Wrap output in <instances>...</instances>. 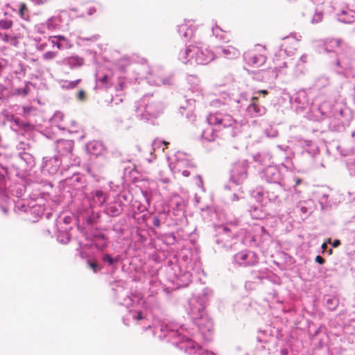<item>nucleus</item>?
<instances>
[{
	"label": "nucleus",
	"instance_id": "2",
	"mask_svg": "<svg viewBox=\"0 0 355 355\" xmlns=\"http://www.w3.org/2000/svg\"><path fill=\"white\" fill-rule=\"evenodd\" d=\"M289 166L282 162L278 165H268L260 173L262 180L268 183L273 184L286 185L285 182V175L288 173Z\"/></svg>",
	"mask_w": 355,
	"mask_h": 355
},
{
	"label": "nucleus",
	"instance_id": "28",
	"mask_svg": "<svg viewBox=\"0 0 355 355\" xmlns=\"http://www.w3.org/2000/svg\"><path fill=\"white\" fill-rule=\"evenodd\" d=\"M279 60H276V57L275 56V59H274V62L276 64V67H275V69L276 70L278 71L279 73H284V68H286L288 67V62L287 61H283L282 62H281L280 61L282 60H284L285 58V57H283V58H278Z\"/></svg>",
	"mask_w": 355,
	"mask_h": 355
},
{
	"label": "nucleus",
	"instance_id": "30",
	"mask_svg": "<svg viewBox=\"0 0 355 355\" xmlns=\"http://www.w3.org/2000/svg\"><path fill=\"white\" fill-rule=\"evenodd\" d=\"M264 133L268 138H275L279 134L277 130L272 126L266 128L264 130Z\"/></svg>",
	"mask_w": 355,
	"mask_h": 355
},
{
	"label": "nucleus",
	"instance_id": "20",
	"mask_svg": "<svg viewBox=\"0 0 355 355\" xmlns=\"http://www.w3.org/2000/svg\"><path fill=\"white\" fill-rule=\"evenodd\" d=\"M248 211L253 219L261 220L266 216V213L260 205H250Z\"/></svg>",
	"mask_w": 355,
	"mask_h": 355
},
{
	"label": "nucleus",
	"instance_id": "1",
	"mask_svg": "<svg viewBox=\"0 0 355 355\" xmlns=\"http://www.w3.org/2000/svg\"><path fill=\"white\" fill-rule=\"evenodd\" d=\"M223 105L228 106V109L233 113L239 112L245 107L246 112L252 117L262 116L266 112L265 107L258 103L257 97H252L250 103H248L245 96L240 94L238 91L233 93L223 92Z\"/></svg>",
	"mask_w": 355,
	"mask_h": 355
},
{
	"label": "nucleus",
	"instance_id": "39",
	"mask_svg": "<svg viewBox=\"0 0 355 355\" xmlns=\"http://www.w3.org/2000/svg\"><path fill=\"white\" fill-rule=\"evenodd\" d=\"M96 196L97 198H99L100 201L101 203H103L105 201V196L103 191H96Z\"/></svg>",
	"mask_w": 355,
	"mask_h": 355
},
{
	"label": "nucleus",
	"instance_id": "34",
	"mask_svg": "<svg viewBox=\"0 0 355 355\" xmlns=\"http://www.w3.org/2000/svg\"><path fill=\"white\" fill-rule=\"evenodd\" d=\"M13 23L11 20L9 19H2L0 20V27L2 29H10L12 27Z\"/></svg>",
	"mask_w": 355,
	"mask_h": 355
},
{
	"label": "nucleus",
	"instance_id": "46",
	"mask_svg": "<svg viewBox=\"0 0 355 355\" xmlns=\"http://www.w3.org/2000/svg\"><path fill=\"white\" fill-rule=\"evenodd\" d=\"M277 156L279 158V159L281 161V163L282 162H284L286 164V166H290L291 162L289 164H287V163H286V162L284 160V153H277Z\"/></svg>",
	"mask_w": 355,
	"mask_h": 355
},
{
	"label": "nucleus",
	"instance_id": "14",
	"mask_svg": "<svg viewBox=\"0 0 355 355\" xmlns=\"http://www.w3.org/2000/svg\"><path fill=\"white\" fill-rule=\"evenodd\" d=\"M340 40L327 39L323 43V50L326 53H335L336 55L338 53L340 48Z\"/></svg>",
	"mask_w": 355,
	"mask_h": 355
},
{
	"label": "nucleus",
	"instance_id": "55",
	"mask_svg": "<svg viewBox=\"0 0 355 355\" xmlns=\"http://www.w3.org/2000/svg\"><path fill=\"white\" fill-rule=\"evenodd\" d=\"M230 197H231L232 201H235V200H239V197L236 193H233L232 195H231Z\"/></svg>",
	"mask_w": 355,
	"mask_h": 355
},
{
	"label": "nucleus",
	"instance_id": "18",
	"mask_svg": "<svg viewBox=\"0 0 355 355\" xmlns=\"http://www.w3.org/2000/svg\"><path fill=\"white\" fill-rule=\"evenodd\" d=\"M323 302L329 311H334L339 304V299L336 296L327 295L323 297Z\"/></svg>",
	"mask_w": 355,
	"mask_h": 355
},
{
	"label": "nucleus",
	"instance_id": "40",
	"mask_svg": "<svg viewBox=\"0 0 355 355\" xmlns=\"http://www.w3.org/2000/svg\"><path fill=\"white\" fill-rule=\"evenodd\" d=\"M321 248L322 249V253L327 252L328 254H332V249L331 248L328 249V246L326 243H324L322 244Z\"/></svg>",
	"mask_w": 355,
	"mask_h": 355
},
{
	"label": "nucleus",
	"instance_id": "57",
	"mask_svg": "<svg viewBox=\"0 0 355 355\" xmlns=\"http://www.w3.org/2000/svg\"><path fill=\"white\" fill-rule=\"evenodd\" d=\"M250 242H251V245H258V243H257V239H256L255 237H252Z\"/></svg>",
	"mask_w": 355,
	"mask_h": 355
},
{
	"label": "nucleus",
	"instance_id": "27",
	"mask_svg": "<svg viewBox=\"0 0 355 355\" xmlns=\"http://www.w3.org/2000/svg\"><path fill=\"white\" fill-rule=\"evenodd\" d=\"M310 204H311V202L309 200L299 201L295 205V211H301L302 214H306L309 212V209L308 206Z\"/></svg>",
	"mask_w": 355,
	"mask_h": 355
},
{
	"label": "nucleus",
	"instance_id": "51",
	"mask_svg": "<svg viewBox=\"0 0 355 355\" xmlns=\"http://www.w3.org/2000/svg\"><path fill=\"white\" fill-rule=\"evenodd\" d=\"M294 181H295V183L293 187H295L296 186H297V185H299V184H300L302 183V180L299 178H294Z\"/></svg>",
	"mask_w": 355,
	"mask_h": 355
},
{
	"label": "nucleus",
	"instance_id": "36",
	"mask_svg": "<svg viewBox=\"0 0 355 355\" xmlns=\"http://www.w3.org/2000/svg\"><path fill=\"white\" fill-rule=\"evenodd\" d=\"M27 10V6L25 3H21L19 10V15L22 19H25V11Z\"/></svg>",
	"mask_w": 355,
	"mask_h": 355
},
{
	"label": "nucleus",
	"instance_id": "37",
	"mask_svg": "<svg viewBox=\"0 0 355 355\" xmlns=\"http://www.w3.org/2000/svg\"><path fill=\"white\" fill-rule=\"evenodd\" d=\"M348 169L351 175H355V160L347 164Z\"/></svg>",
	"mask_w": 355,
	"mask_h": 355
},
{
	"label": "nucleus",
	"instance_id": "15",
	"mask_svg": "<svg viewBox=\"0 0 355 355\" xmlns=\"http://www.w3.org/2000/svg\"><path fill=\"white\" fill-rule=\"evenodd\" d=\"M338 20L345 24H351L355 21V11L348 8H344L338 14Z\"/></svg>",
	"mask_w": 355,
	"mask_h": 355
},
{
	"label": "nucleus",
	"instance_id": "47",
	"mask_svg": "<svg viewBox=\"0 0 355 355\" xmlns=\"http://www.w3.org/2000/svg\"><path fill=\"white\" fill-rule=\"evenodd\" d=\"M190 348L193 349H197V350H199L201 349L200 346L198 344L193 343H191L190 344Z\"/></svg>",
	"mask_w": 355,
	"mask_h": 355
},
{
	"label": "nucleus",
	"instance_id": "60",
	"mask_svg": "<svg viewBox=\"0 0 355 355\" xmlns=\"http://www.w3.org/2000/svg\"><path fill=\"white\" fill-rule=\"evenodd\" d=\"M31 1L38 5L42 4V0H31Z\"/></svg>",
	"mask_w": 355,
	"mask_h": 355
},
{
	"label": "nucleus",
	"instance_id": "63",
	"mask_svg": "<svg viewBox=\"0 0 355 355\" xmlns=\"http://www.w3.org/2000/svg\"><path fill=\"white\" fill-rule=\"evenodd\" d=\"M223 232H228L229 229L227 227L223 226Z\"/></svg>",
	"mask_w": 355,
	"mask_h": 355
},
{
	"label": "nucleus",
	"instance_id": "45",
	"mask_svg": "<svg viewBox=\"0 0 355 355\" xmlns=\"http://www.w3.org/2000/svg\"><path fill=\"white\" fill-rule=\"evenodd\" d=\"M315 261V262H317L318 263L321 264V265L324 263V262H325L324 259L322 257H321L320 255L316 256Z\"/></svg>",
	"mask_w": 355,
	"mask_h": 355
},
{
	"label": "nucleus",
	"instance_id": "13",
	"mask_svg": "<svg viewBox=\"0 0 355 355\" xmlns=\"http://www.w3.org/2000/svg\"><path fill=\"white\" fill-rule=\"evenodd\" d=\"M293 104H295L297 110H304L309 105V102L304 91H300L295 94L291 99Z\"/></svg>",
	"mask_w": 355,
	"mask_h": 355
},
{
	"label": "nucleus",
	"instance_id": "26",
	"mask_svg": "<svg viewBox=\"0 0 355 355\" xmlns=\"http://www.w3.org/2000/svg\"><path fill=\"white\" fill-rule=\"evenodd\" d=\"M257 336V341L259 343H267L272 338L270 329L259 331Z\"/></svg>",
	"mask_w": 355,
	"mask_h": 355
},
{
	"label": "nucleus",
	"instance_id": "33",
	"mask_svg": "<svg viewBox=\"0 0 355 355\" xmlns=\"http://www.w3.org/2000/svg\"><path fill=\"white\" fill-rule=\"evenodd\" d=\"M323 18V13L320 11H316L311 19L312 24H318L322 21Z\"/></svg>",
	"mask_w": 355,
	"mask_h": 355
},
{
	"label": "nucleus",
	"instance_id": "62",
	"mask_svg": "<svg viewBox=\"0 0 355 355\" xmlns=\"http://www.w3.org/2000/svg\"><path fill=\"white\" fill-rule=\"evenodd\" d=\"M21 94H23L24 95H27V94H28L27 89H23Z\"/></svg>",
	"mask_w": 355,
	"mask_h": 355
},
{
	"label": "nucleus",
	"instance_id": "58",
	"mask_svg": "<svg viewBox=\"0 0 355 355\" xmlns=\"http://www.w3.org/2000/svg\"><path fill=\"white\" fill-rule=\"evenodd\" d=\"M124 88V83L123 82H120L119 83V89H117V90H120V91H122Z\"/></svg>",
	"mask_w": 355,
	"mask_h": 355
},
{
	"label": "nucleus",
	"instance_id": "38",
	"mask_svg": "<svg viewBox=\"0 0 355 355\" xmlns=\"http://www.w3.org/2000/svg\"><path fill=\"white\" fill-rule=\"evenodd\" d=\"M0 38L5 42H8L10 40H13L15 42H16V40L15 38L10 37L6 33H3L0 32Z\"/></svg>",
	"mask_w": 355,
	"mask_h": 355
},
{
	"label": "nucleus",
	"instance_id": "32",
	"mask_svg": "<svg viewBox=\"0 0 355 355\" xmlns=\"http://www.w3.org/2000/svg\"><path fill=\"white\" fill-rule=\"evenodd\" d=\"M329 84V79L326 76H321L318 78L315 82V85L318 87H322Z\"/></svg>",
	"mask_w": 355,
	"mask_h": 355
},
{
	"label": "nucleus",
	"instance_id": "3",
	"mask_svg": "<svg viewBox=\"0 0 355 355\" xmlns=\"http://www.w3.org/2000/svg\"><path fill=\"white\" fill-rule=\"evenodd\" d=\"M336 115L329 119V128L332 132H341L349 125L352 116L351 110L343 104H338Z\"/></svg>",
	"mask_w": 355,
	"mask_h": 355
},
{
	"label": "nucleus",
	"instance_id": "5",
	"mask_svg": "<svg viewBox=\"0 0 355 355\" xmlns=\"http://www.w3.org/2000/svg\"><path fill=\"white\" fill-rule=\"evenodd\" d=\"M262 52H259L257 45L252 49L245 51L243 54V59L245 64L251 67H259L263 65L266 60V49L264 47L259 46Z\"/></svg>",
	"mask_w": 355,
	"mask_h": 355
},
{
	"label": "nucleus",
	"instance_id": "9",
	"mask_svg": "<svg viewBox=\"0 0 355 355\" xmlns=\"http://www.w3.org/2000/svg\"><path fill=\"white\" fill-rule=\"evenodd\" d=\"M248 164L245 161L235 163L230 171V180L238 185L247 178Z\"/></svg>",
	"mask_w": 355,
	"mask_h": 355
},
{
	"label": "nucleus",
	"instance_id": "21",
	"mask_svg": "<svg viewBox=\"0 0 355 355\" xmlns=\"http://www.w3.org/2000/svg\"><path fill=\"white\" fill-rule=\"evenodd\" d=\"M277 154L284 153V160L286 163L289 164L291 162L292 157L294 153L292 151L291 148L287 145H277Z\"/></svg>",
	"mask_w": 355,
	"mask_h": 355
},
{
	"label": "nucleus",
	"instance_id": "54",
	"mask_svg": "<svg viewBox=\"0 0 355 355\" xmlns=\"http://www.w3.org/2000/svg\"><path fill=\"white\" fill-rule=\"evenodd\" d=\"M51 43L53 44V45H55L56 47L58 49H61V44L59 43V42H55L53 40H51Z\"/></svg>",
	"mask_w": 355,
	"mask_h": 355
},
{
	"label": "nucleus",
	"instance_id": "10",
	"mask_svg": "<svg viewBox=\"0 0 355 355\" xmlns=\"http://www.w3.org/2000/svg\"><path fill=\"white\" fill-rule=\"evenodd\" d=\"M234 261L240 266H254L258 263V257L252 251L243 250L234 256Z\"/></svg>",
	"mask_w": 355,
	"mask_h": 355
},
{
	"label": "nucleus",
	"instance_id": "49",
	"mask_svg": "<svg viewBox=\"0 0 355 355\" xmlns=\"http://www.w3.org/2000/svg\"><path fill=\"white\" fill-rule=\"evenodd\" d=\"M340 245V241L339 239H335L332 243L331 245L334 248H337Z\"/></svg>",
	"mask_w": 355,
	"mask_h": 355
},
{
	"label": "nucleus",
	"instance_id": "53",
	"mask_svg": "<svg viewBox=\"0 0 355 355\" xmlns=\"http://www.w3.org/2000/svg\"><path fill=\"white\" fill-rule=\"evenodd\" d=\"M80 82V79H78L75 81L71 82L69 84L71 87H75Z\"/></svg>",
	"mask_w": 355,
	"mask_h": 355
},
{
	"label": "nucleus",
	"instance_id": "52",
	"mask_svg": "<svg viewBox=\"0 0 355 355\" xmlns=\"http://www.w3.org/2000/svg\"><path fill=\"white\" fill-rule=\"evenodd\" d=\"M134 318L138 320H142L144 318L142 313L141 311H138L137 316H135Z\"/></svg>",
	"mask_w": 355,
	"mask_h": 355
},
{
	"label": "nucleus",
	"instance_id": "64",
	"mask_svg": "<svg viewBox=\"0 0 355 355\" xmlns=\"http://www.w3.org/2000/svg\"><path fill=\"white\" fill-rule=\"evenodd\" d=\"M320 327H319V328L315 331V334H314V335H315V336L318 335V334L320 332Z\"/></svg>",
	"mask_w": 355,
	"mask_h": 355
},
{
	"label": "nucleus",
	"instance_id": "44",
	"mask_svg": "<svg viewBox=\"0 0 355 355\" xmlns=\"http://www.w3.org/2000/svg\"><path fill=\"white\" fill-rule=\"evenodd\" d=\"M109 77L107 75H104L103 77L98 79V81L102 84H107L109 82Z\"/></svg>",
	"mask_w": 355,
	"mask_h": 355
},
{
	"label": "nucleus",
	"instance_id": "17",
	"mask_svg": "<svg viewBox=\"0 0 355 355\" xmlns=\"http://www.w3.org/2000/svg\"><path fill=\"white\" fill-rule=\"evenodd\" d=\"M277 76V71L275 69L269 68L266 70H261L257 73V79L265 82L270 81L276 78Z\"/></svg>",
	"mask_w": 355,
	"mask_h": 355
},
{
	"label": "nucleus",
	"instance_id": "7",
	"mask_svg": "<svg viewBox=\"0 0 355 355\" xmlns=\"http://www.w3.org/2000/svg\"><path fill=\"white\" fill-rule=\"evenodd\" d=\"M318 202L322 211H329L337 207L340 200L334 194L332 190L328 188L322 189L316 192Z\"/></svg>",
	"mask_w": 355,
	"mask_h": 355
},
{
	"label": "nucleus",
	"instance_id": "8",
	"mask_svg": "<svg viewBox=\"0 0 355 355\" xmlns=\"http://www.w3.org/2000/svg\"><path fill=\"white\" fill-rule=\"evenodd\" d=\"M283 43L280 44L279 51L275 53L276 60L283 57L292 56L298 46V41L291 36H287L283 38Z\"/></svg>",
	"mask_w": 355,
	"mask_h": 355
},
{
	"label": "nucleus",
	"instance_id": "19",
	"mask_svg": "<svg viewBox=\"0 0 355 355\" xmlns=\"http://www.w3.org/2000/svg\"><path fill=\"white\" fill-rule=\"evenodd\" d=\"M223 58L227 59H236L238 58L241 55L239 50L231 45L226 46H223Z\"/></svg>",
	"mask_w": 355,
	"mask_h": 355
},
{
	"label": "nucleus",
	"instance_id": "23",
	"mask_svg": "<svg viewBox=\"0 0 355 355\" xmlns=\"http://www.w3.org/2000/svg\"><path fill=\"white\" fill-rule=\"evenodd\" d=\"M271 157L272 156L270 153L267 151H260L253 155L254 161L260 164H264L267 162L270 161Z\"/></svg>",
	"mask_w": 355,
	"mask_h": 355
},
{
	"label": "nucleus",
	"instance_id": "11",
	"mask_svg": "<svg viewBox=\"0 0 355 355\" xmlns=\"http://www.w3.org/2000/svg\"><path fill=\"white\" fill-rule=\"evenodd\" d=\"M295 153L301 155H307L314 157L318 153V148L315 144L310 140H301L295 146Z\"/></svg>",
	"mask_w": 355,
	"mask_h": 355
},
{
	"label": "nucleus",
	"instance_id": "4",
	"mask_svg": "<svg viewBox=\"0 0 355 355\" xmlns=\"http://www.w3.org/2000/svg\"><path fill=\"white\" fill-rule=\"evenodd\" d=\"M286 185L273 184L268 188L266 191H257L254 197L263 204H266L267 200L270 202L279 204L282 202V196L286 189Z\"/></svg>",
	"mask_w": 355,
	"mask_h": 355
},
{
	"label": "nucleus",
	"instance_id": "24",
	"mask_svg": "<svg viewBox=\"0 0 355 355\" xmlns=\"http://www.w3.org/2000/svg\"><path fill=\"white\" fill-rule=\"evenodd\" d=\"M309 60L306 54H303L295 64V73L297 75L302 74L306 69L305 64L307 63Z\"/></svg>",
	"mask_w": 355,
	"mask_h": 355
},
{
	"label": "nucleus",
	"instance_id": "25",
	"mask_svg": "<svg viewBox=\"0 0 355 355\" xmlns=\"http://www.w3.org/2000/svg\"><path fill=\"white\" fill-rule=\"evenodd\" d=\"M179 168L178 169V171L179 173H181L182 175L184 177H189L190 175V172L187 169H182V166H185L188 168H195V165L187 159H182L179 162Z\"/></svg>",
	"mask_w": 355,
	"mask_h": 355
},
{
	"label": "nucleus",
	"instance_id": "61",
	"mask_svg": "<svg viewBox=\"0 0 355 355\" xmlns=\"http://www.w3.org/2000/svg\"><path fill=\"white\" fill-rule=\"evenodd\" d=\"M258 93L263 94L265 96V95H266L268 94V91L267 90H259L258 92Z\"/></svg>",
	"mask_w": 355,
	"mask_h": 355
},
{
	"label": "nucleus",
	"instance_id": "56",
	"mask_svg": "<svg viewBox=\"0 0 355 355\" xmlns=\"http://www.w3.org/2000/svg\"><path fill=\"white\" fill-rule=\"evenodd\" d=\"M50 38H57L58 40H65V37L62 35L53 36Z\"/></svg>",
	"mask_w": 355,
	"mask_h": 355
},
{
	"label": "nucleus",
	"instance_id": "42",
	"mask_svg": "<svg viewBox=\"0 0 355 355\" xmlns=\"http://www.w3.org/2000/svg\"><path fill=\"white\" fill-rule=\"evenodd\" d=\"M88 265L89 268L94 270V272H96L99 269L98 265L96 262L88 261Z\"/></svg>",
	"mask_w": 355,
	"mask_h": 355
},
{
	"label": "nucleus",
	"instance_id": "6",
	"mask_svg": "<svg viewBox=\"0 0 355 355\" xmlns=\"http://www.w3.org/2000/svg\"><path fill=\"white\" fill-rule=\"evenodd\" d=\"M340 103L324 101L319 105H312L310 110L315 120H321L324 118L331 119L336 115L335 107Z\"/></svg>",
	"mask_w": 355,
	"mask_h": 355
},
{
	"label": "nucleus",
	"instance_id": "22",
	"mask_svg": "<svg viewBox=\"0 0 355 355\" xmlns=\"http://www.w3.org/2000/svg\"><path fill=\"white\" fill-rule=\"evenodd\" d=\"M212 59V54L207 50H206V53L203 52L202 50H198L196 52V62L198 64H205Z\"/></svg>",
	"mask_w": 355,
	"mask_h": 355
},
{
	"label": "nucleus",
	"instance_id": "31",
	"mask_svg": "<svg viewBox=\"0 0 355 355\" xmlns=\"http://www.w3.org/2000/svg\"><path fill=\"white\" fill-rule=\"evenodd\" d=\"M214 131L213 129L209 128L204 133H202V137L207 141H214L216 138H218L219 135L214 133H209V132Z\"/></svg>",
	"mask_w": 355,
	"mask_h": 355
},
{
	"label": "nucleus",
	"instance_id": "50",
	"mask_svg": "<svg viewBox=\"0 0 355 355\" xmlns=\"http://www.w3.org/2000/svg\"><path fill=\"white\" fill-rule=\"evenodd\" d=\"M153 225L158 227L160 226V220L157 217L153 218Z\"/></svg>",
	"mask_w": 355,
	"mask_h": 355
},
{
	"label": "nucleus",
	"instance_id": "59",
	"mask_svg": "<svg viewBox=\"0 0 355 355\" xmlns=\"http://www.w3.org/2000/svg\"><path fill=\"white\" fill-rule=\"evenodd\" d=\"M281 353L282 355H287L288 354V349H282L281 350Z\"/></svg>",
	"mask_w": 355,
	"mask_h": 355
},
{
	"label": "nucleus",
	"instance_id": "48",
	"mask_svg": "<svg viewBox=\"0 0 355 355\" xmlns=\"http://www.w3.org/2000/svg\"><path fill=\"white\" fill-rule=\"evenodd\" d=\"M104 260L107 261L110 264H112L113 263V259L109 254L105 255V257L104 258Z\"/></svg>",
	"mask_w": 355,
	"mask_h": 355
},
{
	"label": "nucleus",
	"instance_id": "41",
	"mask_svg": "<svg viewBox=\"0 0 355 355\" xmlns=\"http://www.w3.org/2000/svg\"><path fill=\"white\" fill-rule=\"evenodd\" d=\"M77 98L80 101H85L86 98V94L84 90H80L77 94Z\"/></svg>",
	"mask_w": 355,
	"mask_h": 355
},
{
	"label": "nucleus",
	"instance_id": "43",
	"mask_svg": "<svg viewBox=\"0 0 355 355\" xmlns=\"http://www.w3.org/2000/svg\"><path fill=\"white\" fill-rule=\"evenodd\" d=\"M35 108L33 106L23 107L24 114L27 116L29 113L33 111Z\"/></svg>",
	"mask_w": 355,
	"mask_h": 355
},
{
	"label": "nucleus",
	"instance_id": "12",
	"mask_svg": "<svg viewBox=\"0 0 355 355\" xmlns=\"http://www.w3.org/2000/svg\"><path fill=\"white\" fill-rule=\"evenodd\" d=\"M336 56V59L334 64L339 68L336 70L337 73L340 74L344 73L345 71L350 69L352 67V58L347 53H338Z\"/></svg>",
	"mask_w": 355,
	"mask_h": 355
},
{
	"label": "nucleus",
	"instance_id": "35",
	"mask_svg": "<svg viewBox=\"0 0 355 355\" xmlns=\"http://www.w3.org/2000/svg\"><path fill=\"white\" fill-rule=\"evenodd\" d=\"M57 52L47 51L43 54V58L44 60H52L57 55Z\"/></svg>",
	"mask_w": 355,
	"mask_h": 355
},
{
	"label": "nucleus",
	"instance_id": "16",
	"mask_svg": "<svg viewBox=\"0 0 355 355\" xmlns=\"http://www.w3.org/2000/svg\"><path fill=\"white\" fill-rule=\"evenodd\" d=\"M236 122L233 117L230 114H223V128H228L225 133L223 135H230L232 137H235L238 134L237 130L234 127L232 129H230L229 128L232 127Z\"/></svg>",
	"mask_w": 355,
	"mask_h": 355
},
{
	"label": "nucleus",
	"instance_id": "29",
	"mask_svg": "<svg viewBox=\"0 0 355 355\" xmlns=\"http://www.w3.org/2000/svg\"><path fill=\"white\" fill-rule=\"evenodd\" d=\"M67 62L71 67H80L83 64V59L78 57H70L67 59Z\"/></svg>",
	"mask_w": 355,
	"mask_h": 355
}]
</instances>
